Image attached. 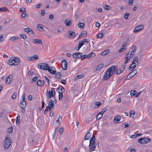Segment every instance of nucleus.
<instances>
[{"label":"nucleus","instance_id":"nucleus-47","mask_svg":"<svg viewBox=\"0 0 152 152\" xmlns=\"http://www.w3.org/2000/svg\"><path fill=\"white\" fill-rule=\"evenodd\" d=\"M136 91L134 90H132L130 92V94L132 96H134L136 94Z\"/></svg>","mask_w":152,"mask_h":152},{"label":"nucleus","instance_id":"nucleus-49","mask_svg":"<svg viewBox=\"0 0 152 152\" xmlns=\"http://www.w3.org/2000/svg\"><path fill=\"white\" fill-rule=\"evenodd\" d=\"M101 104L102 103L100 102H95L96 106H95V107H98L99 106H100Z\"/></svg>","mask_w":152,"mask_h":152},{"label":"nucleus","instance_id":"nucleus-24","mask_svg":"<svg viewBox=\"0 0 152 152\" xmlns=\"http://www.w3.org/2000/svg\"><path fill=\"white\" fill-rule=\"evenodd\" d=\"M72 22L71 20H66L65 21V23L66 26H70Z\"/></svg>","mask_w":152,"mask_h":152},{"label":"nucleus","instance_id":"nucleus-50","mask_svg":"<svg viewBox=\"0 0 152 152\" xmlns=\"http://www.w3.org/2000/svg\"><path fill=\"white\" fill-rule=\"evenodd\" d=\"M64 130V129L63 128V127H61L60 128V129L59 130V134L60 135H61L62 133Z\"/></svg>","mask_w":152,"mask_h":152},{"label":"nucleus","instance_id":"nucleus-55","mask_svg":"<svg viewBox=\"0 0 152 152\" xmlns=\"http://www.w3.org/2000/svg\"><path fill=\"white\" fill-rule=\"evenodd\" d=\"M21 16L23 19L26 18L27 17L26 14L24 13L22 14Z\"/></svg>","mask_w":152,"mask_h":152},{"label":"nucleus","instance_id":"nucleus-11","mask_svg":"<svg viewBox=\"0 0 152 152\" xmlns=\"http://www.w3.org/2000/svg\"><path fill=\"white\" fill-rule=\"evenodd\" d=\"M61 66L62 69L66 70L67 69V63L65 60H63L61 63Z\"/></svg>","mask_w":152,"mask_h":152},{"label":"nucleus","instance_id":"nucleus-8","mask_svg":"<svg viewBox=\"0 0 152 152\" xmlns=\"http://www.w3.org/2000/svg\"><path fill=\"white\" fill-rule=\"evenodd\" d=\"M111 76L112 75L109 72V71L108 69L104 73L103 77V79L104 80H107L110 79Z\"/></svg>","mask_w":152,"mask_h":152},{"label":"nucleus","instance_id":"nucleus-7","mask_svg":"<svg viewBox=\"0 0 152 152\" xmlns=\"http://www.w3.org/2000/svg\"><path fill=\"white\" fill-rule=\"evenodd\" d=\"M151 141V139L149 138L144 137L138 139V141L140 143L144 144L148 142Z\"/></svg>","mask_w":152,"mask_h":152},{"label":"nucleus","instance_id":"nucleus-25","mask_svg":"<svg viewBox=\"0 0 152 152\" xmlns=\"http://www.w3.org/2000/svg\"><path fill=\"white\" fill-rule=\"evenodd\" d=\"M120 118L121 117L117 115L116 116L114 119L115 122L116 123H118L120 120Z\"/></svg>","mask_w":152,"mask_h":152},{"label":"nucleus","instance_id":"nucleus-41","mask_svg":"<svg viewBox=\"0 0 152 152\" xmlns=\"http://www.w3.org/2000/svg\"><path fill=\"white\" fill-rule=\"evenodd\" d=\"M133 64H132L129 67V70H133V69H134V68H135L136 67V65H134L133 66H132V65Z\"/></svg>","mask_w":152,"mask_h":152},{"label":"nucleus","instance_id":"nucleus-26","mask_svg":"<svg viewBox=\"0 0 152 152\" xmlns=\"http://www.w3.org/2000/svg\"><path fill=\"white\" fill-rule=\"evenodd\" d=\"M58 92L64 93V89L62 86L60 87L58 89Z\"/></svg>","mask_w":152,"mask_h":152},{"label":"nucleus","instance_id":"nucleus-33","mask_svg":"<svg viewBox=\"0 0 152 152\" xmlns=\"http://www.w3.org/2000/svg\"><path fill=\"white\" fill-rule=\"evenodd\" d=\"M109 52V50L108 49L103 51L102 53H101V55L102 56H104L107 54Z\"/></svg>","mask_w":152,"mask_h":152},{"label":"nucleus","instance_id":"nucleus-34","mask_svg":"<svg viewBox=\"0 0 152 152\" xmlns=\"http://www.w3.org/2000/svg\"><path fill=\"white\" fill-rule=\"evenodd\" d=\"M8 10V9L6 7H2V8H0V12H2V11L6 12Z\"/></svg>","mask_w":152,"mask_h":152},{"label":"nucleus","instance_id":"nucleus-21","mask_svg":"<svg viewBox=\"0 0 152 152\" xmlns=\"http://www.w3.org/2000/svg\"><path fill=\"white\" fill-rule=\"evenodd\" d=\"M32 42L34 44H40L42 43V40L41 39H34Z\"/></svg>","mask_w":152,"mask_h":152},{"label":"nucleus","instance_id":"nucleus-5","mask_svg":"<svg viewBox=\"0 0 152 152\" xmlns=\"http://www.w3.org/2000/svg\"><path fill=\"white\" fill-rule=\"evenodd\" d=\"M55 92L54 88H52L51 90L46 93V96H47V99H49L51 97L55 96Z\"/></svg>","mask_w":152,"mask_h":152},{"label":"nucleus","instance_id":"nucleus-59","mask_svg":"<svg viewBox=\"0 0 152 152\" xmlns=\"http://www.w3.org/2000/svg\"><path fill=\"white\" fill-rule=\"evenodd\" d=\"M54 18V15L53 14H50L49 16V18L51 20H52Z\"/></svg>","mask_w":152,"mask_h":152},{"label":"nucleus","instance_id":"nucleus-45","mask_svg":"<svg viewBox=\"0 0 152 152\" xmlns=\"http://www.w3.org/2000/svg\"><path fill=\"white\" fill-rule=\"evenodd\" d=\"M102 115H99V114H97L96 116V120L98 121L100 120L102 117Z\"/></svg>","mask_w":152,"mask_h":152},{"label":"nucleus","instance_id":"nucleus-38","mask_svg":"<svg viewBox=\"0 0 152 152\" xmlns=\"http://www.w3.org/2000/svg\"><path fill=\"white\" fill-rule=\"evenodd\" d=\"M59 93V95H58V98H59V101H61L62 100V99L63 98V93H62V92L59 93Z\"/></svg>","mask_w":152,"mask_h":152},{"label":"nucleus","instance_id":"nucleus-53","mask_svg":"<svg viewBox=\"0 0 152 152\" xmlns=\"http://www.w3.org/2000/svg\"><path fill=\"white\" fill-rule=\"evenodd\" d=\"M20 37L23 39H25L27 37L26 35L24 34H21L20 35Z\"/></svg>","mask_w":152,"mask_h":152},{"label":"nucleus","instance_id":"nucleus-22","mask_svg":"<svg viewBox=\"0 0 152 152\" xmlns=\"http://www.w3.org/2000/svg\"><path fill=\"white\" fill-rule=\"evenodd\" d=\"M84 44V43L83 42V41H81L78 44V45L77 47H77H76L75 48L77 50H79L80 48H81L82 46Z\"/></svg>","mask_w":152,"mask_h":152},{"label":"nucleus","instance_id":"nucleus-52","mask_svg":"<svg viewBox=\"0 0 152 152\" xmlns=\"http://www.w3.org/2000/svg\"><path fill=\"white\" fill-rule=\"evenodd\" d=\"M134 114L135 113L134 111H131L130 112V116L133 118L134 116Z\"/></svg>","mask_w":152,"mask_h":152},{"label":"nucleus","instance_id":"nucleus-62","mask_svg":"<svg viewBox=\"0 0 152 152\" xmlns=\"http://www.w3.org/2000/svg\"><path fill=\"white\" fill-rule=\"evenodd\" d=\"M45 12L44 10H42L41 11V15L42 16H43L45 14Z\"/></svg>","mask_w":152,"mask_h":152},{"label":"nucleus","instance_id":"nucleus-43","mask_svg":"<svg viewBox=\"0 0 152 152\" xmlns=\"http://www.w3.org/2000/svg\"><path fill=\"white\" fill-rule=\"evenodd\" d=\"M17 93L16 92H14L12 95V98L13 99H15L16 98Z\"/></svg>","mask_w":152,"mask_h":152},{"label":"nucleus","instance_id":"nucleus-20","mask_svg":"<svg viewBox=\"0 0 152 152\" xmlns=\"http://www.w3.org/2000/svg\"><path fill=\"white\" fill-rule=\"evenodd\" d=\"M37 84L39 86H43L44 85L45 82L44 80H40L37 81Z\"/></svg>","mask_w":152,"mask_h":152},{"label":"nucleus","instance_id":"nucleus-40","mask_svg":"<svg viewBox=\"0 0 152 152\" xmlns=\"http://www.w3.org/2000/svg\"><path fill=\"white\" fill-rule=\"evenodd\" d=\"M126 56H129L128 58H130V59L133 57L134 56L133 54L132 53H130V52H129L127 54Z\"/></svg>","mask_w":152,"mask_h":152},{"label":"nucleus","instance_id":"nucleus-1","mask_svg":"<svg viewBox=\"0 0 152 152\" xmlns=\"http://www.w3.org/2000/svg\"><path fill=\"white\" fill-rule=\"evenodd\" d=\"M20 59L17 57H13L9 59L7 63L10 65L16 66L20 63Z\"/></svg>","mask_w":152,"mask_h":152},{"label":"nucleus","instance_id":"nucleus-13","mask_svg":"<svg viewBox=\"0 0 152 152\" xmlns=\"http://www.w3.org/2000/svg\"><path fill=\"white\" fill-rule=\"evenodd\" d=\"M82 53H76L72 55V56L74 58H80L82 56Z\"/></svg>","mask_w":152,"mask_h":152},{"label":"nucleus","instance_id":"nucleus-15","mask_svg":"<svg viewBox=\"0 0 152 152\" xmlns=\"http://www.w3.org/2000/svg\"><path fill=\"white\" fill-rule=\"evenodd\" d=\"M68 34V37L70 38H74L75 37V33L74 31H69Z\"/></svg>","mask_w":152,"mask_h":152},{"label":"nucleus","instance_id":"nucleus-32","mask_svg":"<svg viewBox=\"0 0 152 152\" xmlns=\"http://www.w3.org/2000/svg\"><path fill=\"white\" fill-rule=\"evenodd\" d=\"M129 56H127L126 55L125 58V61L124 64L123 65H125V66H126V64L130 60V58H128Z\"/></svg>","mask_w":152,"mask_h":152},{"label":"nucleus","instance_id":"nucleus-27","mask_svg":"<svg viewBox=\"0 0 152 152\" xmlns=\"http://www.w3.org/2000/svg\"><path fill=\"white\" fill-rule=\"evenodd\" d=\"M137 72V70L135 69L130 73V75L133 76H134Z\"/></svg>","mask_w":152,"mask_h":152},{"label":"nucleus","instance_id":"nucleus-28","mask_svg":"<svg viewBox=\"0 0 152 152\" xmlns=\"http://www.w3.org/2000/svg\"><path fill=\"white\" fill-rule=\"evenodd\" d=\"M38 57L37 55H34L30 57V60L31 61H34L38 58Z\"/></svg>","mask_w":152,"mask_h":152},{"label":"nucleus","instance_id":"nucleus-39","mask_svg":"<svg viewBox=\"0 0 152 152\" xmlns=\"http://www.w3.org/2000/svg\"><path fill=\"white\" fill-rule=\"evenodd\" d=\"M81 34L83 35V36L82 37H86L87 35V32L85 31H83L81 32Z\"/></svg>","mask_w":152,"mask_h":152},{"label":"nucleus","instance_id":"nucleus-3","mask_svg":"<svg viewBox=\"0 0 152 152\" xmlns=\"http://www.w3.org/2000/svg\"><path fill=\"white\" fill-rule=\"evenodd\" d=\"M7 137V136L6 137L3 143L4 148L6 150L8 149L10 145L12 142L11 140L8 139Z\"/></svg>","mask_w":152,"mask_h":152},{"label":"nucleus","instance_id":"nucleus-16","mask_svg":"<svg viewBox=\"0 0 152 152\" xmlns=\"http://www.w3.org/2000/svg\"><path fill=\"white\" fill-rule=\"evenodd\" d=\"M12 76L11 75H10L7 77L6 79V83L8 84L11 82V80L12 78Z\"/></svg>","mask_w":152,"mask_h":152},{"label":"nucleus","instance_id":"nucleus-9","mask_svg":"<svg viewBox=\"0 0 152 152\" xmlns=\"http://www.w3.org/2000/svg\"><path fill=\"white\" fill-rule=\"evenodd\" d=\"M117 69V66L116 65H114L109 68L108 70L111 74L112 76V75L116 72V69Z\"/></svg>","mask_w":152,"mask_h":152},{"label":"nucleus","instance_id":"nucleus-18","mask_svg":"<svg viewBox=\"0 0 152 152\" xmlns=\"http://www.w3.org/2000/svg\"><path fill=\"white\" fill-rule=\"evenodd\" d=\"M138 58L137 56L135 57L132 61V64H137V65L138 64Z\"/></svg>","mask_w":152,"mask_h":152},{"label":"nucleus","instance_id":"nucleus-46","mask_svg":"<svg viewBox=\"0 0 152 152\" xmlns=\"http://www.w3.org/2000/svg\"><path fill=\"white\" fill-rule=\"evenodd\" d=\"M103 7L105 10H109L110 8V7L109 6L106 5H104Z\"/></svg>","mask_w":152,"mask_h":152},{"label":"nucleus","instance_id":"nucleus-48","mask_svg":"<svg viewBox=\"0 0 152 152\" xmlns=\"http://www.w3.org/2000/svg\"><path fill=\"white\" fill-rule=\"evenodd\" d=\"M81 60H83L85 59L86 58H88V55H84L83 56H82L81 57Z\"/></svg>","mask_w":152,"mask_h":152},{"label":"nucleus","instance_id":"nucleus-17","mask_svg":"<svg viewBox=\"0 0 152 152\" xmlns=\"http://www.w3.org/2000/svg\"><path fill=\"white\" fill-rule=\"evenodd\" d=\"M24 31L27 33L29 32L30 34H34V32L33 31L32 29L28 28H25L24 29Z\"/></svg>","mask_w":152,"mask_h":152},{"label":"nucleus","instance_id":"nucleus-57","mask_svg":"<svg viewBox=\"0 0 152 152\" xmlns=\"http://www.w3.org/2000/svg\"><path fill=\"white\" fill-rule=\"evenodd\" d=\"M139 134H133L132 135L131 137V138L132 139H134L137 137V136H139Z\"/></svg>","mask_w":152,"mask_h":152},{"label":"nucleus","instance_id":"nucleus-19","mask_svg":"<svg viewBox=\"0 0 152 152\" xmlns=\"http://www.w3.org/2000/svg\"><path fill=\"white\" fill-rule=\"evenodd\" d=\"M104 65L102 64H99L97 67L96 68V69L93 71V72H96L98 70H99Z\"/></svg>","mask_w":152,"mask_h":152},{"label":"nucleus","instance_id":"nucleus-4","mask_svg":"<svg viewBox=\"0 0 152 152\" xmlns=\"http://www.w3.org/2000/svg\"><path fill=\"white\" fill-rule=\"evenodd\" d=\"M37 67L39 68L45 70H47L49 68V65L46 63H42L37 64Z\"/></svg>","mask_w":152,"mask_h":152},{"label":"nucleus","instance_id":"nucleus-64","mask_svg":"<svg viewBox=\"0 0 152 152\" xmlns=\"http://www.w3.org/2000/svg\"><path fill=\"white\" fill-rule=\"evenodd\" d=\"M130 150L131 152H136V150L133 148H131Z\"/></svg>","mask_w":152,"mask_h":152},{"label":"nucleus","instance_id":"nucleus-35","mask_svg":"<svg viewBox=\"0 0 152 152\" xmlns=\"http://www.w3.org/2000/svg\"><path fill=\"white\" fill-rule=\"evenodd\" d=\"M87 55L88 57V58H90L94 57V56H95V55L94 53L91 52Z\"/></svg>","mask_w":152,"mask_h":152},{"label":"nucleus","instance_id":"nucleus-60","mask_svg":"<svg viewBox=\"0 0 152 152\" xmlns=\"http://www.w3.org/2000/svg\"><path fill=\"white\" fill-rule=\"evenodd\" d=\"M133 0H129V4L130 6H131L133 4Z\"/></svg>","mask_w":152,"mask_h":152},{"label":"nucleus","instance_id":"nucleus-44","mask_svg":"<svg viewBox=\"0 0 152 152\" xmlns=\"http://www.w3.org/2000/svg\"><path fill=\"white\" fill-rule=\"evenodd\" d=\"M13 129L12 127H10L7 129V132L9 133H11L12 132Z\"/></svg>","mask_w":152,"mask_h":152},{"label":"nucleus","instance_id":"nucleus-61","mask_svg":"<svg viewBox=\"0 0 152 152\" xmlns=\"http://www.w3.org/2000/svg\"><path fill=\"white\" fill-rule=\"evenodd\" d=\"M61 82L64 85H65L66 84V80H65L64 79H61Z\"/></svg>","mask_w":152,"mask_h":152},{"label":"nucleus","instance_id":"nucleus-51","mask_svg":"<svg viewBox=\"0 0 152 152\" xmlns=\"http://www.w3.org/2000/svg\"><path fill=\"white\" fill-rule=\"evenodd\" d=\"M37 28H40L42 29L41 30L38 29V30L40 31H42V29H44L43 28V26L41 25L38 24L37 26Z\"/></svg>","mask_w":152,"mask_h":152},{"label":"nucleus","instance_id":"nucleus-36","mask_svg":"<svg viewBox=\"0 0 152 152\" xmlns=\"http://www.w3.org/2000/svg\"><path fill=\"white\" fill-rule=\"evenodd\" d=\"M84 23H79L78 24V27L80 28H83V26L84 25Z\"/></svg>","mask_w":152,"mask_h":152},{"label":"nucleus","instance_id":"nucleus-12","mask_svg":"<svg viewBox=\"0 0 152 152\" xmlns=\"http://www.w3.org/2000/svg\"><path fill=\"white\" fill-rule=\"evenodd\" d=\"M144 28L143 25H141L135 27L134 30V32H137L139 31L142 30Z\"/></svg>","mask_w":152,"mask_h":152},{"label":"nucleus","instance_id":"nucleus-2","mask_svg":"<svg viewBox=\"0 0 152 152\" xmlns=\"http://www.w3.org/2000/svg\"><path fill=\"white\" fill-rule=\"evenodd\" d=\"M95 137L93 136L90 140L89 147V151L91 152L94 150L97 145L96 143H95Z\"/></svg>","mask_w":152,"mask_h":152},{"label":"nucleus","instance_id":"nucleus-31","mask_svg":"<svg viewBox=\"0 0 152 152\" xmlns=\"http://www.w3.org/2000/svg\"><path fill=\"white\" fill-rule=\"evenodd\" d=\"M54 101L52 99L50 100V102L48 103V106H52L54 107Z\"/></svg>","mask_w":152,"mask_h":152},{"label":"nucleus","instance_id":"nucleus-54","mask_svg":"<svg viewBox=\"0 0 152 152\" xmlns=\"http://www.w3.org/2000/svg\"><path fill=\"white\" fill-rule=\"evenodd\" d=\"M19 37H12L10 38V39L12 40H15L18 39Z\"/></svg>","mask_w":152,"mask_h":152},{"label":"nucleus","instance_id":"nucleus-29","mask_svg":"<svg viewBox=\"0 0 152 152\" xmlns=\"http://www.w3.org/2000/svg\"><path fill=\"white\" fill-rule=\"evenodd\" d=\"M56 79H60L61 78V72H57L56 75Z\"/></svg>","mask_w":152,"mask_h":152},{"label":"nucleus","instance_id":"nucleus-37","mask_svg":"<svg viewBox=\"0 0 152 152\" xmlns=\"http://www.w3.org/2000/svg\"><path fill=\"white\" fill-rule=\"evenodd\" d=\"M104 36V34L102 33H100L96 35L97 38H102Z\"/></svg>","mask_w":152,"mask_h":152},{"label":"nucleus","instance_id":"nucleus-63","mask_svg":"<svg viewBox=\"0 0 152 152\" xmlns=\"http://www.w3.org/2000/svg\"><path fill=\"white\" fill-rule=\"evenodd\" d=\"M83 77V75H78L76 77L78 79H80L82 78Z\"/></svg>","mask_w":152,"mask_h":152},{"label":"nucleus","instance_id":"nucleus-23","mask_svg":"<svg viewBox=\"0 0 152 152\" xmlns=\"http://www.w3.org/2000/svg\"><path fill=\"white\" fill-rule=\"evenodd\" d=\"M91 136V134L89 132H88L86 134L84 138V139L85 140H88L90 138Z\"/></svg>","mask_w":152,"mask_h":152},{"label":"nucleus","instance_id":"nucleus-42","mask_svg":"<svg viewBox=\"0 0 152 152\" xmlns=\"http://www.w3.org/2000/svg\"><path fill=\"white\" fill-rule=\"evenodd\" d=\"M130 15V13L129 12L126 13L124 15V18L126 19H128V18L129 16Z\"/></svg>","mask_w":152,"mask_h":152},{"label":"nucleus","instance_id":"nucleus-10","mask_svg":"<svg viewBox=\"0 0 152 152\" xmlns=\"http://www.w3.org/2000/svg\"><path fill=\"white\" fill-rule=\"evenodd\" d=\"M47 70L51 74H54L56 73V70L54 67H50L47 69Z\"/></svg>","mask_w":152,"mask_h":152},{"label":"nucleus","instance_id":"nucleus-58","mask_svg":"<svg viewBox=\"0 0 152 152\" xmlns=\"http://www.w3.org/2000/svg\"><path fill=\"white\" fill-rule=\"evenodd\" d=\"M26 11V9L24 7L20 8V12H25Z\"/></svg>","mask_w":152,"mask_h":152},{"label":"nucleus","instance_id":"nucleus-30","mask_svg":"<svg viewBox=\"0 0 152 152\" xmlns=\"http://www.w3.org/2000/svg\"><path fill=\"white\" fill-rule=\"evenodd\" d=\"M16 119V124L17 125H18L20 124V116L19 115H18Z\"/></svg>","mask_w":152,"mask_h":152},{"label":"nucleus","instance_id":"nucleus-6","mask_svg":"<svg viewBox=\"0 0 152 152\" xmlns=\"http://www.w3.org/2000/svg\"><path fill=\"white\" fill-rule=\"evenodd\" d=\"M22 99H21L20 106L21 108H25L26 107V103L25 100L24 93L22 95Z\"/></svg>","mask_w":152,"mask_h":152},{"label":"nucleus","instance_id":"nucleus-56","mask_svg":"<svg viewBox=\"0 0 152 152\" xmlns=\"http://www.w3.org/2000/svg\"><path fill=\"white\" fill-rule=\"evenodd\" d=\"M59 117L58 118V119L56 121V122H58V125H59L60 124V118L61 120V117L60 116V115H59Z\"/></svg>","mask_w":152,"mask_h":152},{"label":"nucleus","instance_id":"nucleus-14","mask_svg":"<svg viewBox=\"0 0 152 152\" xmlns=\"http://www.w3.org/2000/svg\"><path fill=\"white\" fill-rule=\"evenodd\" d=\"M125 65H123L122 67H121V69H123V70H118L117 69H116V72L117 75H120L121 73H122L123 71L125 70Z\"/></svg>","mask_w":152,"mask_h":152}]
</instances>
